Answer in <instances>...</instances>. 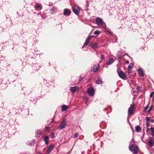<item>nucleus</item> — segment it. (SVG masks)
Returning <instances> with one entry per match:
<instances>
[{
    "mask_svg": "<svg viewBox=\"0 0 154 154\" xmlns=\"http://www.w3.org/2000/svg\"><path fill=\"white\" fill-rule=\"evenodd\" d=\"M94 36H89L86 39V40H88L89 41V40L90 39H91L92 37H94Z\"/></svg>",
    "mask_w": 154,
    "mask_h": 154,
    "instance_id": "2f4dec72",
    "label": "nucleus"
},
{
    "mask_svg": "<svg viewBox=\"0 0 154 154\" xmlns=\"http://www.w3.org/2000/svg\"><path fill=\"white\" fill-rule=\"evenodd\" d=\"M150 130L151 132V134L154 137V128H151Z\"/></svg>",
    "mask_w": 154,
    "mask_h": 154,
    "instance_id": "aec40b11",
    "label": "nucleus"
},
{
    "mask_svg": "<svg viewBox=\"0 0 154 154\" xmlns=\"http://www.w3.org/2000/svg\"><path fill=\"white\" fill-rule=\"evenodd\" d=\"M88 93L91 96H93L94 94V90L92 87H90L88 89Z\"/></svg>",
    "mask_w": 154,
    "mask_h": 154,
    "instance_id": "7ed1b4c3",
    "label": "nucleus"
},
{
    "mask_svg": "<svg viewBox=\"0 0 154 154\" xmlns=\"http://www.w3.org/2000/svg\"><path fill=\"white\" fill-rule=\"evenodd\" d=\"M146 125L147 127L149 126V122H146Z\"/></svg>",
    "mask_w": 154,
    "mask_h": 154,
    "instance_id": "79ce46f5",
    "label": "nucleus"
},
{
    "mask_svg": "<svg viewBox=\"0 0 154 154\" xmlns=\"http://www.w3.org/2000/svg\"><path fill=\"white\" fill-rule=\"evenodd\" d=\"M97 43L94 42L93 43H92L91 45V46L92 48H96L97 47Z\"/></svg>",
    "mask_w": 154,
    "mask_h": 154,
    "instance_id": "a211bd4d",
    "label": "nucleus"
},
{
    "mask_svg": "<svg viewBox=\"0 0 154 154\" xmlns=\"http://www.w3.org/2000/svg\"><path fill=\"white\" fill-rule=\"evenodd\" d=\"M48 136H46L44 138V140L45 141V144L48 145V144L49 142H48Z\"/></svg>",
    "mask_w": 154,
    "mask_h": 154,
    "instance_id": "2eb2a0df",
    "label": "nucleus"
},
{
    "mask_svg": "<svg viewBox=\"0 0 154 154\" xmlns=\"http://www.w3.org/2000/svg\"><path fill=\"white\" fill-rule=\"evenodd\" d=\"M35 143L34 142H32V143H30L29 144V145H33Z\"/></svg>",
    "mask_w": 154,
    "mask_h": 154,
    "instance_id": "ea45409f",
    "label": "nucleus"
},
{
    "mask_svg": "<svg viewBox=\"0 0 154 154\" xmlns=\"http://www.w3.org/2000/svg\"><path fill=\"white\" fill-rule=\"evenodd\" d=\"M125 60V62L126 63H127V64H128V63H129V61H128V60Z\"/></svg>",
    "mask_w": 154,
    "mask_h": 154,
    "instance_id": "a19ab883",
    "label": "nucleus"
},
{
    "mask_svg": "<svg viewBox=\"0 0 154 154\" xmlns=\"http://www.w3.org/2000/svg\"><path fill=\"white\" fill-rule=\"evenodd\" d=\"M139 151V149L138 147L135 146V154H137L138 152Z\"/></svg>",
    "mask_w": 154,
    "mask_h": 154,
    "instance_id": "393cba45",
    "label": "nucleus"
},
{
    "mask_svg": "<svg viewBox=\"0 0 154 154\" xmlns=\"http://www.w3.org/2000/svg\"><path fill=\"white\" fill-rule=\"evenodd\" d=\"M96 83L98 84H101L102 83V81L99 78L96 81Z\"/></svg>",
    "mask_w": 154,
    "mask_h": 154,
    "instance_id": "6ab92c4d",
    "label": "nucleus"
},
{
    "mask_svg": "<svg viewBox=\"0 0 154 154\" xmlns=\"http://www.w3.org/2000/svg\"><path fill=\"white\" fill-rule=\"evenodd\" d=\"M131 72V69H128V73L130 74Z\"/></svg>",
    "mask_w": 154,
    "mask_h": 154,
    "instance_id": "37998d69",
    "label": "nucleus"
},
{
    "mask_svg": "<svg viewBox=\"0 0 154 154\" xmlns=\"http://www.w3.org/2000/svg\"><path fill=\"white\" fill-rule=\"evenodd\" d=\"M134 139L133 138V139L132 140V141H134Z\"/></svg>",
    "mask_w": 154,
    "mask_h": 154,
    "instance_id": "09e8293b",
    "label": "nucleus"
},
{
    "mask_svg": "<svg viewBox=\"0 0 154 154\" xmlns=\"http://www.w3.org/2000/svg\"><path fill=\"white\" fill-rule=\"evenodd\" d=\"M105 30L106 31H107L110 35H112L113 34V32L110 30L109 28L106 27L105 28Z\"/></svg>",
    "mask_w": 154,
    "mask_h": 154,
    "instance_id": "f3484780",
    "label": "nucleus"
},
{
    "mask_svg": "<svg viewBox=\"0 0 154 154\" xmlns=\"http://www.w3.org/2000/svg\"><path fill=\"white\" fill-rule=\"evenodd\" d=\"M88 43H89V41H88V40H86L85 42L84 43V45H83V46H82V48H85V47H86L87 46V45L88 44Z\"/></svg>",
    "mask_w": 154,
    "mask_h": 154,
    "instance_id": "4be33fe9",
    "label": "nucleus"
},
{
    "mask_svg": "<svg viewBox=\"0 0 154 154\" xmlns=\"http://www.w3.org/2000/svg\"><path fill=\"white\" fill-rule=\"evenodd\" d=\"M101 58L102 60H104L105 58V57H104V55L103 54H101Z\"/></svg>",
    "mask_w": 154,
    "mask_h": 154,
    "instance_id": "c9c22d12",
    "label": "nucleus"
},
{
    "mask_svg": "<svg viewBox=\"0 0 154 154\" xmlns=\"http://www.w3.org/2000/svg\"><path fill=\"white\" fill-rule=\"evenodd\" d=\"M150 121L152 123H153L154 122V120L153 119H150Z\"/></svg>",
    "mask_w": 154,
    "mask_h": 154,
    "instance_id": "49530a36",
    "label": "nucleus"
},
{
    "mask_svg": "<svg viewBox=\"0 0 154 154\" xmlns=\"http://www.w3.org/2000/svg\"><path fill=\"white\" fill-rule=\"evenodd\" d=\"M68 106L65 105H63L62 106V110L63 111L66 110L68 109Z\"/></svg>",
    "mask_w": 154,
    "mask_h": 154,
    "instance_id": "4468645a",
    "label": "nucleus"
},
{
    "mask_svg": "<svg viewBox=\"0 0 154 154\" xmlns=\"http://www.w3.org/2000/svg\"><path fill=\"white\" fill-rule=\"evenodd\" d=\"M88 43H89V41H88V40H86L85 42L84 43V45H83V46H82V48H85V47H86L87 46V45L88 44Z\"/></svg>",
    "mask_w": 154,
    "mask_h": 154,
    "instance_id": "412c9836",
    "label": "nucleus"
},
{
    "mask_svg": "<svg viewBox=\"0 0 154 154\" xmlns=\"http://www.w3.org/2000/svg\"><path fill=\"white\" fill-rule=\"evenodd\" d=\"M149 107V105H147V106H146L143 109V111L145 112L146 111L147 109H148V108Z\"/></svg>",
    "mask_w": 154,
    "mask_h": 154,
    "instance_id": "7c9ffc66",
    "label": "nucleus"
},
{
    "mask_svg": "<svg viewBox=\"0 0 154 154\" xmlns=\"http://www.w3.org/2000/svg\"><path fill=\"white\" fill-rule=\"evenodd\" d=\"M154 96V92L152 91L151 92L150 94V97H152L153 98Z\"/></svg>",
    "mask_w": 154,
    "mask_h": 154,
    "instance_id": "c85d7f7f",
    "label": "nucleus"
},
{
    "mask_svg": "<svg viewBox=\"0 0 154 154\" xmlns=\"http://www.w3.org/2000/svg\"><path fill=\"white\" fill-rule=\"evenodd\" d=\"M146 122H148L149 121H150V119L149 117H146Z\"/></svg>",
    "mask_w": 154,
    "mask_h": 154,
    "instance_id": "473e14b6",
    "label": "nucleus"
},
{
    "mask_svg": "<svg viewBox=\"0 0 154 154\" xmlns=\"http://www.w3.org/2000/svg\"><path fill=\"white\" fill-rule=\"evenodd\" d=\"M54 146L53 145H49L47 150H46V153L47 154H49L50 152H51L52 150L54 149Z\"/></svg>",
    "mask_w": 154,
    "mask_h": 154,
    "instance_id": "423d86ee",
    "label": "nucleus"
},
{
    "mask_svg": "<svg viewBox=\"0 0 154 154\" xmlns=\"http://www.w3.org/2000/svg\"><path fill=\"white\" fill-rule=\"evenodd\" d=\"M133 66V63H131L128 66V69H130L132 68Z\"/></svg>",
    "mask_w": 154,
    "mask_h": 154,
    "instance_id": "bb28decb",
    "label": "nucleus"
},
{
    "mask_svg": "<svg viewBox=\"0 0 154 154\" xmlns=\"http://www.w3.org/2000/svg\"><path fill=\"white\" fill-rule=\"evenodd\" d=\"M114 60L113 58H110L108 61L106 62V64L107 65H109L111 64L112 63L114 62Z\"/></svg>",
    "mask_w": 154,
    "mask_h": 154,
    "instance_id": "9b49d317",
    "label": "nucleus"
},
{
    "mask_svg": "<svg viewBox=\"0 0 154 154\" xmlns=\"http://www.w3.org/2000/svg\"><path fill=\"white\" fill-rule=\"evenodd\" d=\"M134 153H135V151H134Z\"/></svg>",
    "mask_w": 154,
    "mask_h": 154,
    "instance_id": "8fccbe9b",
    "label": "nucleus"
},
{
    "mask_svg": "<svg viewBox=\"0 0 154 154\" xmlns=\"http://www.w3.org/2000/svg\"><path fill=\"white\" fill-rule=\"evenodd\" d=\"M148 143L151 146H152L153 145V142L151 140L149 141L148 142Z\"/></svg>",
    "mask_w": 154,
    "mask_h": 154,
    "instance_id": "a878e982",
    "label": "nucleus"
},
{
    "mask_svg": "<svg viewBox=\"0 0 154 154\" xmlns=\"http://www.w3.org/2000/svg\"><path fill=\"white\" fill-rule=\"evenodd\" d=\"M100 34V32L98 30H96L94 32V34L95 35H99Z\"/></svg>",
    "mask_w": 154,
    "mask_h": 154,
    "instance_id": "cd10ccee",
    "label": "nucleus"
},
{
    "mask_svg": "<svg viewBox=\"0 0 154 154\" xmlns=\"http://www.w3.org/2000/svg\"><path fill=\"white\" fill-rule=\"evenodd\" d=\"M152 107H153L152 105H151V106L149 107V109L148 110V111L149 112H150V111L151 110Z\"/></svg>",
    "mask_w": 154,
    "mask_h": 154,
    "instance_id": "72a5a7b5",
    "label": "nucleus"
},
{
    "mask_svg": "<svg viewBox=\"0 0 154 154\" xmlns=\"http://www.w3.org/2000/svg\"><path fill=\"white\" fill-rule=\"evenodd\" d=\"M83 79V78L82 77V76H81L79 78V81L80 82H81L82 81V80Z\"/></svg>",
    "mask_w": 154,
    "mask_h": 154,
    "instance_id": "e433bc0d",
    "label": "nucleus"
},
{
    "mask_svg": "<svg viewBox=\"0 0 154 154\" xmlns=\"http://www.w3.org/2000/svg\"><path fill=\"white\" fill-rule=\"evenodd\" d=\"M71 13V11L68 8H65L63 11V14L66 16H69Z\"/></svg>",
    "mask_w": 154,
    "mask_h": 154,
    "instance_id": "20e7f679",
    "label": "nucleus"
},
{
    "mask_svg": "<svg viewBox=\"0 0 154 154\" xmlns=\"http://www.w3.org/2000/svg\"><path fill=\"white\" fill-rule=\"evenodd\" d=\"M129 148L130 151H134L135 150V146L134 144H131L129 146Z\"/></svg>",
    "mask_w": 154,
    "mask_h": 154,
    "instance_id": "ddd939ff",
    "label": "nucleus"
},
{
    "mask_svg": "<svg viewBox=\"0 0 154 154\" xmlns=\"http://www.w3.org/2000/svg\"><path fill=\"white\" fill-rule=\"evenodd\" d=\"M95 21L96 23L102 28H104L106 25L105 23L99 17L96 18L95 19Z\"/></svg>",
    "mask_w": 154,
    "mask_h": 154,
    "instance_id": "f257e3e1",
    "label": "nucleus"
},
{
    "mask_svg": "<svg viewBox=\"0 0 154 154\" xmlns=\"http://www.w3.org/2000/svg\"><path fill=\"white\" fill-rule=\"evenodd\" d=\"M101 61H100V63H101Z\"/></svg>",
    "mask_w": 154,
    "mask_h": 154,
    "instance_id": "3c124183",
    "label": "nucleus"
},
{
    "mask_svg": "<svg viewBox=\"0 0 154 154\" xmlns=\"http://www.w3.org/2000/svg\"><path fill=\"white\" fill-rule=\"evenodd\" d=\"M137 71L139 75H140L141 77H143L144 75V72L143 71V69L141 68H139L138 69H137Z\"/></svg>",
    "mask_w": 154,
    "mask_h": 154,
    "instance_id": "0eeeda50",
    "label": "nucleus"
},
{
    "mask_svg": "<svg viewBox=\"0 0 154 154\" xmlns=\"http://www.w3.org/2000/svg\"><path fill=\"white\" fill-rule=\"evenodd\" d=\"M78 136V134L77 133H75V134L74 135V138Z\"/></svg>",
    "mask_w": 154,
    "mask_h": 154,
    "instance_id": "58836bf2",
    "label": "nucleus"
},
{
    "mask_svg": "<svg viewBox=\"0 0 154 154\" xmlns=\"http://www.w3.org/2000/svg\"><path fill=\"white\" fill-rule=\"evenodd\" d=\"M118 74L119 76L122 79H124L126 77L125 74L122 70L118 73Z\"/></svg>",
    "mask_w": 154,
    "mask_h": 154,
    "instance_id": "39448f33",
    "label": "nucleus"
},
{
    "mask_svg": "<svg viewBox=\"0 0 154 154\" xmlns=\"http://www.w3.org/2000/svg\"><path fill=\"white\" fill-rule=\"evenodd\" d=\"M78 89V87L77 86L70 87L69 89L70 91L73 93L75 92Z\"/></svg>",
    "mask_w": 154,
    "mask_h": 154,
    "instance_id": "6e6552de",
    "label": "nucleus"
},
{
    "mask_svg": "<svg viewBox=\"0 0 154 154\" xmlns=\"http://www.w3.org/2000/svg\"><path fill=\"white\" fill-rule=\"evenodd\" d=\"M134 109V106H133V107H130L128 109V115L133 114V111Z\"/></svg>",
    "mask_w": 154,
    "mask_h": 154,
    "instance_id": "1a4fd4ad",
    "label": "nucleus"
},
{
    "mask_svg": "<svg viewBox=\"0 0 154 154\" xmlns=\"http://www.w3.org/2000/svg\"><path fill=\"white\" fill-rule=\"evenodd\" d=\"M132 128V131H133V135L134 134V131H133V128Z\"/></svg>",
    "mask_w": 154,
    "mask_h": 154,
    "instance_id": "de8ad7c7",
    "label": "nucleus"
},
{
    "mask_svg": "<svg viewBox=\"0 0 154 154\" xmlns=\"http://www.w3.org/2000/svg\"><path fill=\"white\" fill-rule=\"evenodd\" d=\"M134 88H133V89H132V92H133V94H133V96H135V94H134Z\"/></svg>",
    "mask_w": 154,
    "mask_h": 154,
    "instance_id": "c03bdc74",
    "label": "nucleus"
},
{
    "mask_svg": "<svg viewBox=\"0 0 154 154\" xmlns=\"http://www.w3.org/2000/svg\"><path fill=\"white\" fill-rule=\"evenodd\" d=\"M72 11L76 15H78L80 12V10L78 9L75 8V7L72 8Z\"/></svg>",
    "mask_w": 154,
    "mask_h": 154,
    "instance_id": "9d476101",
    "label": "nucleus"
},
{
    "mask_svg": "<svg viewBox=\"0 0 154 154\" xmlns=\"http://www.w3.org/2000/svg\"><path fill=\"white\" fill-rule=\"evenodd\" d=\"M51 123H52L54 122V118H52L51 121Z\"/></svg>",
    "mask_w": 154,
    "mask_h": 154,
    "instance_id": "a18cd8bd",
    "label": "nucleus"
},
{
    "mask_svg": "<svg viewBox=\"0 0 154 154\" xmlns=\"http://www.w3.org/2000/svg\"><path fill=\"white\" fill-rule=\"evenodd\" d=\"M142 88L141 87H139L136 88L138 93H139V92L141 91Z\"/></svg>",
    "mask_w": 154,
    "mask_h": 154,
    "instance_id": "5701e85b",
    "label": "nucleus"
},
{
    "mask_svg": "<svg viewBox=\"0 0 154 154\" xmlns=\"http://www.w3.org/2000/svg\"><path fill=\"white\" fill-rule=\"evenodd\" d=\"M54 137V133H52L51 134V138H53Z\"/></svg>",
    "mask_w": 154,
    "mask_h": 154,
    "instance_id": "4c0bfd02",
    "label": "nucleus"
},
{
    "mask_svg": "<svg viewBox=\"0 0 154 154\" xmlns=\"http://www.w3.org/2000/svg\"><path fill=\"white\" fill-rule=\"evenodd\" d=\"M50 129V127H45V130L46 131H48Z\"/></svg>",
    "mask_w": 154,
    "mask_h": 154,
    "instance_id": "f704fd0d",
    "label": "nucleus"
},
{
    "mask_svg": "<svg viewBox=\"0 0 154 154\" xmlns=\"http://www.w3.org/2000/svg\"><path fill=\"white\" fill-rule=\"evenodd\" d=\"M37 132L38 134L39 135H41L42 134V131H40V130H37Z\"/></svg>",
    "mask_w": 154,
    "mask_h": 154,
    "instance_id": "c756f323",
    "label": "nucleus"
},
{
    "mask_svg": "<svg viewBox=\"0 0 154 154\" xmlns=\"http://www.w3.org/2000/svg\"><path fill=\"white\" fill-rule=\"evenodd\" d=\"M130 86H131V87H132L131 86V84H130Z\"/></svg>",
    "mask_w": 154,
    "mask_h": 154,
    "instance_id": "603ef678",
    "label": "nucleus"
},
{
    "mask_svg": "<svg viewBox=\"0 0 154 154\" xmlns=\"http://www.w3.org/2000/svg\"><path fill=\"white\" fill-rule=\"evenodd\" d=\"M99 66L98 67L97 66H94L91 69V71L93 72H96L98 69Z\"/></svg>",
    "mask_w": 154,
    "mask_h": 154,
    "instance_id": "f8f14e48",
    "label": "nucleus"
},
{
    "mask_svg": "<svg viewBox=\"0 0 154 154\" xmlns=\"http://www.w3.org/2000/svg\"><path fill=\"white\" fill-rule=\"evenodd\" d=\"M66 125V124L65 119H63L61 122L60 125L58 126V129L59 130H61L64 128Z\"/></svg>",
    "mask_w": 154,
    "mask_h": 154,
    "instance_id": "f03ea898",
    "label": "nucleus"
},
{
    "mask_svg": "<svg viewBox=\"0 0 154 154\" xmlns=\"http://www.w3.org/2000/svg\"><path fill=\"white\" fill-rule=\"evenodd\" d=\"M35 8H37L39 9V8H42V7H41V4H37L36 6H35Z\"/></svg>",
    "mask_w": 154,
    "mask_h": 154,
    "instance_id": "b1692460",
    "label": "nucleus"
},
{
    "mask_svg": "<svg viewBox=\"0 0 154 154\" xmlns=\"http://www.w3.org/2000/svg\"><path fill=\"white\" fill-rule=\"evenodd\" d=\"M141 128L139 126L135 127V131L139 132L141 131Z\"/></svg>",
    "mask_w": 154,
    "mask_h": 154,
    "instance_id": "dca6fc26",
    "label": "nucleus"
}]
</instances>
